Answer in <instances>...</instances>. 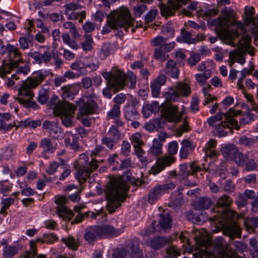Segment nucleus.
I'll list each match as a JSON object with an SVG mask.
<instances>
[{"label":"nucleus","instance_id":"obj_49","mask_svg":"<svg viewBox=\"0 0 258 258\" xmlns=\"http://www.w3.org/2000/svg\"><path fill=\"white\" fill-rule=\"evenodd\" d=\"M239 143L245 146L251 147L254 146L256 144V141L253 138H248L245 136H243L240 138Z\"/></svg>","mask_w":258,"mask_h":258},{"label":"nucleus","instance_id":"obj_51","mask_svg":"<svg viewBox=\"0 0 258 258\" xmlns=\"http://www.w3.org/2000/svg\"><path fill=\"white\" fill-rule=\"evenodd\" d=\"M182 202V199L181 196L178 195L175 196L174 195H171L170 198V201L169 203V206L171 207L175 208L179 207Z\"/></svg>","mask_w":258,"mask_h":258},{"label":"nucleus","instance_id":"obj_36","mask_svg":"<svg viewBox=\"0 0 258 258\" xmlns=\"http://www.w3.org/2000/svg\"><path fill=\"white\" fill-rule=\"evenodd\" d=\"M18 246L11 245L4 246L3 248V256L5 258H13L14 255L18 253L19 251Z\"/></svg>","mask_w":258,"mask_h":258},{"label":"nucleus","instance_id":"obj_38","mask_svg":"<svg viewBox=\"0 0 258 258\" xmlns=\"http://www.w3.org/2000/svg\"><path fill=\"white\" fill-rule=\"evenodd\" d=\"M248 157L247 155L242 154L238 150L232 161H234L238 166L244 167L248 160Z\"/></svg>","mask_w":258,"mask_h":258},{"label":"nucleus","instance_id":"obj_44","mask_svg":"<svg viewBox=\"0 0 258 258\" xmlns=\"http://www.w3.org/2000/svg\"><path fill=\"white\" fill-rule=\"evenodd\" d=\"M13 184L8 179L0 181V192L6 196L5 192L11 191Z\"/></svg>","mask_w":258,"mask_h":258},{"label":"nucleus","instance_id":"obj_6","mask_svg":"<svg viewBox=\"0 0 258 258\" xmlns=\"http://www.w3.org/2000/svg\"><path fill=\"white\" fill-rule=\"evenodd\" d=\"M161 112L164 114L165 118L162 117L154 119L152 123L156 130L162 127V125L165 123L166 119L169 122H178L181 118L182 114L179 113L176 106L171 105L169 107L162 109Z\"/></svg>","mask_w":258,"mask_h":258},{"label":"nucleus","instance_id":"obj_5","mask_svg":"<svg viewBox=\"0 0 258 258\" xmlns=\"http://www.w3.org/2000/svg\"><path fill=\"white\" fill-rule=\"evenodd\" d=\"M178 146L176 141H172L168 144V151L169 155L161 156L156 160V164L152 166L150 172L154 175H156L163 171L166 167L171 165L175 161V158L173 155L177 153Z\"/></svg>","mask_w":258,"mask_h":258},{"label":"nucleus","instance_id":"obj_52","mask_svg":"<svg viewBox=\"0 0 258 258\" xmlns=\"http://www.w3.org/2000/svg\"><path fill=\"white\" fill-rule=\"evenodd\" d=\"M190 130L188 122L184 119L182 125L177 128L175 131V134L177 137H180L183 133L187 132Z\"/></svg>","mask_w":258,"mask_h":258},{"label":"nucleus","instance_id":"obj_62","mask_svg":"<svg viewBox=\"0 0 258 258\" xmlns=\"http://www.w3.org/2000/svg\"><path fill=\"white\" fill-rule=\"evenodd\" d=\"M161 86L160 84L157 83V82H153L151 84V89L152 91V95L154 97H157L160 94V91Z\"/></svg>","mask_w":258,"mask_h":258},{"label":"nucleus","instance_id":"obj_54","mask_svg":"<svg viewBox=\"0 0 258 258\" xmlns=\"http://www.w3.org/2000/svg\"><path fill=\"white\" fill-rule=\"evenodd\" d=\"M69 29V33L75 38H78L80 36L78 31L75 27V24L71 22L66 23V29Z\"/></svg>","mask_w":258,"mask_h":258},{"label":"nucleus","instance_id":"obj_12","mask_svg":"<svg viewBox=\"0 0 258 258\" xmlns=\"http://www.w3.org/2000/svg\"><path fill=\"white\" fill-rule=\"evenodd\" d=\"M175 187V184L173 182L162 185L157 184L149 192L147 202L151 205L154 204L164 192L174 189Z\"/></svg>","mask_w":258,"mask_h":258},{"label":"nucleus","instance_id":"obj_41","mask_svg":"<svg viewBox=\"0 0 258 258\" xmlns=\"http://www.w3.org/2000/svg\"><path fill=\"white\" fill-rule=\"evenodd\" d=\"M84 37L85 40L81 43L82 47L85 51H91L93 48V38L91 35L87 34L84 35Z\"/></svg>","mask_w":258,"mask_h":258},{"label":"nucleus","instance_id":"obj_23","mask_svg":"<svg viewBox=\"0 0 258 258\" xmlns=\"http://www.w3.org/2000/svg\"><path fill=\"white\" fill-rule=\"evenodd\" d=\"M54 199L56 214L62 218V220H64V195H56Z\"/></svg>","mask_w":258,"mask_h":258},{"label":"nucleus","instance_id":"obj_31","mask_svg":"<svg viewBox=\"0 0 258 258\" xmlns=\"http://www.w3.org/2000/svg\"><path fill=\"white\" fill-rule=\"evenodd\" d=\"M16 147L13 145H9L2 149V153L0 155L1 160H9L16 154Z\"/></svg>","mask_w":258,"mask_h":258},{"label":"nucleus","instance_id":"obj_24","mask_svg":"<svg viewBox=\"0 0 258 258\" xmlns=\"http://www.w3.org/2000/svg\"><path fill=\"white\" fill-rule=\"evenodd\" d=\"M238 151L234 145L230 144L224 145L221 149L222 154L227 160H232Z\"/></svg>","mask_w":258,"mask_h":258},{"label":"nucleus","instance_id":"obj_13","mask_svg":"<svg viewBox=\"0 0 258 258\" xmlns=\"http://www.w3.org/2000/svg\"><path fill=\"white\" fill-rule=\"evenodd\" d=\"M59 121H51L45 120L42 124L43 128L48 130L51 136L57 140L59 143L62 144L63 139L64 137V133L63 132V129L58 126Z\"/></svg>","mask_w":258,"mask_h":258},{"label":"nucleus","instance_id":"obj_15","mask_svg":"<svg viewBox=\"0 0 258 258\" xmlns=\"http://www.w3.org/2000/svg\"><path fill=\"white\" fill-rule=\"evenodd\" d=\"M191 93L189 86L184 83L178 82L175 89H171L167 94V98L174 101L178 98L180 95L187 96Z\"/></svg>","mask_w":258,"mask_h":258},{"label":"nucleus","instance_id":"obj_4","mask_svg":"<svg viewBox=\"0 0 258 258\" xmlns=\"http://www.w3.org/2000/svg\"><path fill=\"white\" fill-rule=\"evenodd\" d=\"M50 74L53 76L49 70L42 69L35 71L34 72V76L33 78L28 77L27 81L23 83L18 90V95L33 99L34 97V93L31 89L36 88Z\"/></svg>","mask_w":258,"mask_h":258},{"label":"nucleus","instance_id":"obj_53","mask_svg":"<svg viewBox=\"0 0 258 258\" xmlns=\"http://www.w3.org/2000/svg\"><path fill=\"white\" fill-rule=\"evenodd\" d=\"M40 146L45 151H50L53 148L52 143L51 140L46 138L41 140L40 143Z\"/></svg>","mask_w":258,"mask_h":258},{"label":"nucleus","instance_id":"obj_45","mask_svg":"<svg viewBox=\"0 0 258 258\" xmlns=\"http://www.w3.org/2000/svg\"><path fill=\"white\" fill-rule=\"evenodd\" d=\"M49 98V91L47 89H42L39 91L37 101L41 104H45Z\"/></svg>","mask_w":258,"mask_h":258},{"label":"nucleus","instance_id":"obj_2","mask_svg":"<svg viewBox=\"0 0 258 258\" xmlns=\"http://www.w3.org/2000/svg\"><path fill=\"white\" fill-rule=\"evenodd\" d=\"M134 21L128 10L120 9L113 11L108 15L107 25L103 27L101 33L104 34L109 33L112 29L123 28L125 32H129L131 29L133 33L138 27L137 25L134 27Z\"/></svg>","mask_w":258,"mask_h":258},{"label":"nucleus","instance_id":"obj_59","mask_svg":"<svg viewBox=\"0 0 258 258\" xmlns=\"http://www.w3.org/2000/svg\"><path fill=\"white\" fill-rule=\"evenodd\" d=\"M141 137L140 134L136 133L132 136L131 140L134 148H136L137 146H142L144 144L143 141L141 139Z\"/></svg>","mask_w":258,"mask_h":258},{"label":"nucleus","instance_id":"obj_17","mask_svg":"<svg viewBox=\"0 0 258 258\" xmlns=\"http://www.w3.org/2000/svg\"><path fill=\"white\" fill-rule=\"evenodd\" d=\"M242 229L237 222H232L223 224L222 227L223 234L228 237L231 240L236 238H240Z\"/></svg>","mask_w":258,"mask_h":258},{"label":"nucleus","instance_id":"obj_27","mask_svg":"<svg viewBox=\"0 0 258 258\" xmlns=\"http://www.w3.org/2000/svg\"><path fill=\"white\" fill-rule=\"evenodd\" d=\"M189 168V170L186 164L180 165L179 175L183 177H187L190 175L196 174L197 172L200 170V167L197 166L195 163H192L190 165Z\"/></svg>","mask_w":258,"mask_h":258},{"label":"nucleus","instance_id":"obj_64","mask_svg":"<svg viewBox=\"0 0 258 258\" xmlns=\"http://www.w3.org/2000/svg\"><path fill=\"white\" fill-rule=\"evenodd\" d=\"M217 258H240L239 256L235 252H220Z\"/></svg>","mask_w":258,"mask_h":258},{"label":"nucleus","instance_id":"obj_39","mask_svg":"<svg viewBox=\"0 0 258 258\" xmlns=\"http://www.w3.org/2000/svg\"><path fill=\"white\" fill-rule=\"evenodd\" d=\"M212 201L210 198L207 197H201L197 202V206L201 209H208L211 207Z\"/></svg>","mask_w":258,"mask_h":258},{"label":"nucleus","instance_id":"obj_34","mask_svg":"<svg viewBox=\"0 0 258 258\" xmlns=\"http://www.w3.org/2000/svg\"><path fill=\"white\" fill-rule=\"evenodd\" d=\"M124 115L126 119L131 121L139 119L140 116L137 108H132L130 105H126Z\"/></svg>","mask_w":258,"mask_h":258},{"label":"nucleus","instance_id":"obj_57","mask_svg":"<svg viewBox=\"0 0 258 258\" xmlns=\"http://www.w3.org/2000/svg\"><path fill=\"white\" fill-rule=\"evenodd\" d=\"M249 244L252 247V249L250 250V254L252 256H255L258 254V242L255 238H252L249 240Z\"/></svg>","mask_w":258,"mask_h":258},{"label":"nucleus","instance_id":"obj_22","mask_svg":"<svg viewBox=\"0 0 258 258\" xmlns=\"http://www.w3.org/2000/svg\"><path fill=\"white\" fill-rule=\"evenodd\" d=\"M232 204V200L230 197L228 195H224L220 197L217 200L214 210L220 212V211H222L223 210L230 208Z\"/></svg>","mask_w":258,"mask_h":258},{"label":"nucleus","instance_id":"obj_43","mask_svg":"<svg viewBox=\"0 0 258 258\" xmlns=\"http://www.w3.org/2000/svg\"><path fill=\"white\" fill-rule=\"evenodd\" d=\"M229 25H233L236 26V30L234 33L237 38H238L240 34L244 33L246 31L244 25L240 21L233 20L231 23H229Z\"/></svg>","mask_w":258,"mask_h":258},{"label":"nucleus","instance_id":"obj_48","mask_svg":"<svg viewBox=\"0 0 258 258\" xmlns=\"http://www.w3.org/2000/svg\"><path fill=\"white\" fill-rule=\"evenodd\" d=\"M66 246L73 250H77L79 246L78 242L71 235L66 238Z\"/></svg>","mask_w":258,"mask_h":258},{"label":"nucleus","instance_id":"obj_35","mask_svg":"<svg viewBox=\"0 0 258 258\" xmlns=\"http://www.w3.org/2000/svg\"><path fill=\"white\" fill-rule=\"evenodd\" d=\"M58 237L54 232L52 233H45L43 235V238H37L36 241L40 243L43 244L44 243L47 244H51L55 241H57Z\"/></svg>","mask_w":258,"mask_h":258},{"label":"nucleus","instance_id":"obj_56","mask_svg":"<svg viewBox=\"0 0 258 258\" xmlns=\"http://www.w3.org/2000/svg\"><path fill=\"white\" fill-rule=\"evenodd\" d=\"M224 20L222 19V17H219L217 19H214L209 22L212 26L218 27L221 29H226L228 27H226Z\"/></svg>","mask_w":258,"mask_h":258},{"label":"nucleus","instance_id":"obj_55","mask_svg":"<svg viewBox=\"0 0 258 258\" xmlns=\"http://www.w3.org/2000/svg\"><path fill=\"white\" fill-rule=\"evenodd\" d=\"M66 99L68 100H72L73 99L75 95L77 93V90L73 86H66Z\"/></svg>","mask_w":258,"mask_h":258},{"label":"nucleus","instance_id":"obj_25","mask_svg":"<svg viewBox=\"0 0 258 258\" xmlns=\"http://www.w3.org/2000/svg\"><path fill=\"white\" fill-rule=\"evenodd\" d=\"M76 109V106L66 100V126L69 127L73 125L72 117Z\"/></svg>","mask_w":258,"mask_h":258},{"label":"nucleus","instance_id":"obj_9","mask_svg":"<svg viewBox=\"0 0 258 258\" xmlns=\"http://www.w3.org/2000/svg\"><path fill=\"white\" fill-rule=\"evenodd\" d=\"M152 42L155 46L159 47L154 50L155 58L161 59L162 61L166 59V57L168 56V55H166V53L173 49L175 44L174 42L167 43V39L163 36L155 38Z\"/></svg>","mask_w":258,"mask_h":258},{"label":"nucleus","instance_id":"obj_63","mask_svg":"<svg viewBox=\"0 0 258 258\" xmlns=\"http://www.w3.org/2000/svg\"><path fill=\"white\" fill-rule=\"evenodd\" d=\"M201 60V56L199 53L191 54L188 59L187 61L191 67L196 65V64Z\"/></svg>","mask_w":258,"mask_h":258},{"label":"nucleus","instance_id":"obj_20","mask_svg":"<svg viewBox=\"0 0 258 258\" xmlns=\"http://www.w3.org/2000/svg\"><path fill=\"white\" fill-rule=\"evenodd\" d=\"M6 54L8 56H11L12 55H14V57L20 55L19 50L17 47L8 42L6 45H4V41L0 39V54L4 55Z\"/></svg>","mask_w":258,"mask_h":258},{"label":"nucleus","instance_id":"obj_8","mask_svg":"<svg viewBox=\"0 0 258 258\" xmlns=\"http://www.w3.org/2000/svg\"><path fill=\"white\" fill-rule=\"evenodd\" d=\"M80 159L86 162L85 165L80 166L77 174L78 179L82 184L86 182L87 178L98 167V165L97 161L93 158H92L91 161L88 162L89 157L85 154L80 155Z\"/></svg>","mask_w":258,"mask_h":258},{"label":"nucleus","instance_id":"obj_18","mask_svg":"<svg viewBox=\"0 0 258 258\" xmlns=\"http://www.w3.org/2000/svg\"><path fill=\"white\" fill-rule=\"evenodd\" d=\"M97 232L99 233L100 237H113L118 236L122 233L120 229H115L112 226L104 225L102 226H97Z\"/></svg>","mask_w":258,"mask_h":258},{"label":"nucleus","instance_id":"obj_3","mask_svg":"<svg viewBox=\"0 0 258 258\" xmlns=\"http://www.w3.org/2000/svg\"><path fill=\"white\" fill-rule=\"evenodd\" d=\"M241 111L238 110L237 112L230 108L226 113L219 112L216 115L211 117L208 120V123L209 125L213 126L217 121H219L224 119L220 124L215 125L217 135L219 137H225L229 133H232V130L234 127L235 129L238 130L239 126L238 125V122L234 119V117L239 115Z\"/></svg>","mask_w":258,"mask_h":258},{"label":"nucleus","instance_id":"obj_16","mask_svg":"<svg viewBox=\"0 0 258 258\" xmlns=\"http://www.w3.org/2000/svg\"><path fill=\"white\" fill-rule=\"evenodd\" d=\"M140 242L137 238L132 239L125 246V251L128 258H143V253L139 248Z\"/></svg>","mask_w":258,"mask_h":258},{"label":"nucleus","instance_id":"obj_7","mask_svg":"<svg viewBox=\"0 0 258 258\" xmlns=\"http://www.w3.org/2000/svg\"><path fill=\"white\" fill-rule=\"evenodd\" d=\"M102 75L107 82V86L114 89L115 92L123 88L127 78L125 73L119 70H115L113 73L103 72Z\"/></svg>","mask_w":258,"mask_h":258},{"label":"nucleus","instance_id":"obj_28","mask_svg":"<svg viewBox=\"0 0 258 258\" xmlns=\"http://www.w3.org/2000/svg\"><path fill=\"white\" fill-rule=\"evenodd\" d=\"M219 215L221 217L220 221L224 223V224L232 222H236L235 221L236 213L230 208L226 210H223L220 212Z\"/></svg>","mask_w":258,"mask_h":258},{"label":"nucleus","instance_id":"obj_61","mask_svg":"<svg viewBox=\"0 0 258 258\" xmlns=\"http://www.w3.org/2000/svg\"><path fill=\"white\" fill-rule=\"evenodd\" d=\"M88 59V58H85L82 62L83 66L88 67L90 71L96 70L99 67V62L97 59L93 61L91 63H87L85 62V59Z\"/></svg>","mask_w":258,"mask_h":258},{"label":"nucleus","instance_id":"obj_10","mask_svg":"<svg viewBox=\"0 0 258 258\" xmlns=\"http://www.w3.org/2000/svg\"><path fill=\"white\" fill-rule=\"evenodd\" d=\"M62 101H60L57 95L53 94L48 102L47 105L53 108L55 116L59 117L62 124L64 126V86L61 87Z\"/></svg>","mask_w":258,"mask_h":258},{"label":"nucleus","instance_id":"obj_14","mask_svg":"<svg viewBox=\"0 0 258 258\" xmlns=\"http://www.w3.org/2000/svg\"><path fill=\"white\" fill-rule=\"evenodd\" d=\"M187 0H168V6L160 7L161 15L168 17L173 16L176 10L179 9L182 5L186 4Z\"/></svg>","mask_w":258,"mask_h":258},{"label":"nucleus","instance_id":"obj_1","mask_svg":"<svg viewBox=\"0 0 258 258\" xmlns=\"http://www.w3.org/2000/svg\"><path fill=\"white\" fill-rule=\"evenodd\" d=\"M128 189L129 186L122 177L113 178L108 182L104 192L109 214L114 213L121 206V203L125 202Z\"/></svg>","mask_w":258,"mask_h":258},{"label":"nucleus","instance_id":"obj_47","mask_svg":"<svg viewBox=\"0 0 258 258\" xmlns=\"http://www.w3.org/2000/svg\"><path fill=\"white\" fill-rule=\"evenodd\" d=\"M180 255L179 250L174 246H171L166 249V255L164 258H177Z\"/></svg>","mask_w":258,"mask_h":258},{"label":"nucleus","instance_id":"obj_32","mask_svg":"<svg viewBox=\"0 0 258 258\" xmlns=\"http://www.w3.org/2000/svg\"><path fill=\"white\" fill-rule=\"evenodd\" d=\"M191 33L187 31L185 29L181 30V36L178 37L176 39L177 42L179 43L185 42L188 44H194L197 42L196 38L191 37Z\"/></svg>","mask_w":258,"mask_h":258},{"label":"nucleus","instance_id":"obj_37","mask_svg":"<svg viewBox=\"0 0 258 258\" xmlns=\"http://www.w3.org/2000/svg\"><path fill=\"white\" fill-rule=\"evenodd\" d=\"M245 15L247 17L245 19V22L247 25L249 24H253V27L255 26V20L253 15L254 14V9L253 7H245Z\"/></svg>","mask_w":258,"mask_h":258},{"label":"nucleus","instance_id":"obj_60","mask_svg":"<svg viewBox=\"0 0 258 258\" xmlns=\"http://www.w3.org/2000/svg\"><path fill=\"white\" fill-rule=\"evenodd\" d=\"M109 133L110 135L112 136L114 140H118L120 138V133L119 132L117 127L115 125L111 126Z\"/></svg>","mask_w":258,"mask_h":258},{"label":"nucleus","instance_id":"obj_42","mask_svg":"<svg viewBox=\"0 0 258 258\" xmlns=\"http://www.w3.org/2000/svg\"><path fill=\"white\" fill-rule=\"evenodd\" d=\"M162 144L157 140H153L152 146L150 149L151 153L156 156H159L162 152Z\"/></svg>","mask_w":258,"mask_h":258},{"label":"nucleus","instance_id":"obj_46","mask_svg":"<svg viewBox=\"0 0 258 258\" xmlns=\"http://www.w3.org/2000/svg\"><path fill=\"white\" fill-rule=\"evenodd\" d=\"M251 38L248 35H244L239 40L238 42V48L240 51H243L245 47L251 42Z\"/></svg>","mask_w":258,"mask_h":258},{"label":"nucleus","instance_id":"obj_21","mask_svg":"<svg viewBox=\"0 0 258 258\" xmlns=\"http://www.w3.org/2000/svg\"><path fill=\"white\" fill-rule=\"evenodd\" d=\"M172 219L169 213H163L160 215V219L157 226L160 233L166 232L171 227Z\"/></svg>","mask_w":258,"mask_h":258},{"label":"nucleus","instance_id":"obj_29","mask_svg":"<svg viewBox=\"0 0 258 258\" xmlns=\"http://www.w3.org/2000/svg\"><path fill=\"white\" fill-rule=\"evenodd\" d=\"M165 72L170 77L175 79L178 78L179 70L174 60L170 59L167 62Z\"/></svg>","mask_w":258,"mask_h":258},{"label":"nucleus","instance_id":"obj_26","mask_svg":"<svg viewBox=\"0 0 258 258\" xmlns=\"http://www.w3.org/2000/svg\"><path fill=\"white\" fill-rule=\"evenodd\" d=\"M97 226L89 228L86 230L84 235L85 240L90 244H93L96 241L97 237L99 236V233L97 232Z\"/></svg>","mask_w":258,"mask_h":258},{"label":"nucleus","instance_id":"obj_33","mask_svg":"<svg viewBox=\"0 0 258 258\" xmlns=\"http://www.w3.org/2000/svg\"><path fill=\"white\" fill-rule=\"evenodd\" d=\"M244 225L248 232L250 233L254 232L255 228L258 227V217H253L246 218L244 221Z\"/></svg>","mask_w":258,"mask_h":258},{"label":"nucleus","instance_id":"obj_40","mask_svg":"<svg viewBox=\"0 0 258 258\" xmlns=\"http://www.w3.org/2000/svg\"><path fill=\"white\" fill-rule=\"evenodd\" d=\"M233 13L234 11L230 8L225 7L221 11V14L224 16L222 19L224 20L226 27H228L229 23L232 21L230 19L233 17Z\"/></svg>","mask_w":258,"mask_h":258},{"label":"nucleus","instance_id":"obj_19","mask_svg":"<svg viewBox=\"0 0 258 258\" xmlns=\"http://www.w3.org/2000/svg\"><path fill=\"white\" fill-rule=\"evenodd\" d=\"M170 238L164 236H154L148 241V245L154 250H159L166 244L171 242Z\"/></svg>","mask_w":258,"mask_h":258},{"label":"nucleus","instance_id":"obj_50","mask_svg":"<svg viewBox=\"0 0 258 258\" xmlns=\"http://www.w3.org/2000/svg\"><path fill=\"white\" fill-rule=\"evenodd\" d=\"M120 115V106L114 104L111 110L108 112L107 117L109 119L118 118Z\"/></svg>","mask_w":258,"mask_h":258},{"label":"nucleus","instance_id":"obj_11","mask_svg":"<svg viewBox=\"0 0 258 258\" xmlns=\"http://www.w3.org/2000/svg\"><path fill=\"white\" fill-rule=\"evenodd\" d=\"M79 107L78 114L81 115H91L95 113L97 104L93 99L84 96L76 102Z\"/></svg>","mask_w":258,"mask_h":258},{"label":"nucleus","instance_id":"obj_30","mask_svg":"<svg viewBox=\"0 0 258 258\" xmlns=\"http://www.w3.org/2000/svg\"><path fill=\"white\" fill-rule=\"evenodd\" d=\"M15 99L17 101L20 105H22L23 107L26 109L32 108L34 110H36L40 108V107L34 100L25 99L23 97H16Z\"/></svg>","mask_w":258,"mask_h":258},{"label":"nucleus","instance_id":"obj_58","mask_svg":"<svg viewBox=\"0 0 258 258\" xmlns=\"http://www.w3.org/2000/svg\"><path fill=\"white\" fill-rule=\"evenodd\" d=\"M147 9L146 5L145 3L138 4L134 8V11L136 16L140 17L141 15L145 12Z\"/></svg>","mask_w":258,"mask_h":258}]
</instances>
